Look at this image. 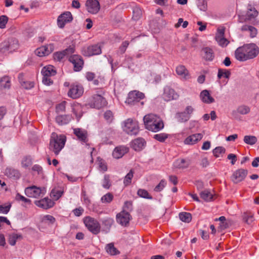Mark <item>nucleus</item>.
<instances>
[{
    "label": "nucleus",
    "mask_w": 259,
    "mask_h": 259,
    "mask_svg": "<svg viewBox=\"0 0 259 259\" xmlns=\"http://www.w3.org/2000/svg\"><path fill=\"white\" fill-rule=\"evenodd\" d=\"M75 51V49L73 46H69L65 50L56 52L54 54V60L57 61H62L65 56H69L73 54Z\"/></svg>",
    "instance_id": "obj_15"
},
{
    "label": "nucleus",
    "mask_w": 259,
    "mask_h": 259,
    "mask_svg": "<svg viewBox=\"0 0 259 259\" xmlns=\"http://www.w3.org/2000/svg\"><path fill=\"white\" fill-rule=\"evenodd\" d=\"M116 221L122 226H127L130 220L132 219V216L129 212L121 211L116 214Z\"/></svg>",
    "instance_id": "obj_10"
},
{
    "label": "nucleus",
    "mask_w": 259,
    "mask_h": 259,
    "mask_svg": "<svg viewBox=\"0 0 259 259\" xmlns=\"http://www.w3.org/2000/svg\"><path fill=\"white\" fill-rule=\"evenodd\" d=\"M203 137V135L201 133L195 134L188 136L184 140V143L187 145H193L199 141L201 140Z\"/></svg>",
    "instance_id": "obj_24"
},
{
    "label": "nucleus",
    "mask_w": 259,
    "mask_h": 259,
    "mask_svg": "<svg viewBox=\"0 0 259 259\" xmlns=\"http://www.w3.org/2000/svg\"><path fill=\"white\" fill-rule=\"evenodd\" d=\"M189 165L188 161L181 158L176 160L174 163V166L177 168H186Z\"/></svg>",
    "instance_id": "obj_32"
},
{
    "label": "nucleus",
    "mask_w": 259,
    "mask_h": 259,
    "mask_svg": "<svg viewBox=\"0 0 259 259\" xmlns=\"http://www.w3.org/2000/svg\"><path fill=\"white\" fill-rule=\"evenodd\" d=\"M250 108L245 105H242L237 108V112L242 115L246 114L250 112Z\"/></svg>",
    "instance_id": "obj_55"
},
{
    "label": "nucleus",
    "mask_w": 259,
    "mask_h": 259,
    "mask_svg": "<svg viewBox=\"0 0 259 259\" xmlns=\"http://www.w3.org/2000/svg\"><path fill=\"white\" fill-rule=\"evenodd\" d=\"M11 80L9 76H4L0 78V90L9 89L11 87Z\"/></svg>",
    "instance_id": "obj_29"
},
{
    "label": "nucleus",
    "mask_w": 259,
    "mask_h": 259,
    "mask_svg": "<svg viewBox=\"0 0 259 259\" xmlns=\"http://www.w3.org/2000/svg\"><path fill=\"white\" fill-rule=\"evenodd\" d=\"M15 199L17 201H21L24 203H29V204L31 203V200L29 199H28V198L25 197L24 196L21 195L19 193H17L16 194Z\"/></svg>",
    "instance_id": "obj_60"
},
{
    "label": "nucleus",
    "mask_w": 259,
    "mask_h": 259,
    "mask_svg": "<svg viewBox=\"0 0 259 259\" xmlns=\"http://www.w3.org/2000/svg\"><path fill=\"white\" fill-rule=\"evenodd\" d=\"M167 138V135L165 133L156 134L154 136L155 139L161 142H164Z\"/></svg>",
    "instance_id": "obj_57"
},
{
    "label": "nucleus",
    "mask_w": 259,
    "mask_h": 259,
    "mask_svg": "<svg viewBox=\"0 0 259 259\" xmlns=\"http://www.w3.org/2000/svg\"><path fill=\"white\" fill-rule=\"evenodd\" d=\"M133 210V203L132 201H126L124 202L122 211L126 212L131 211Z\"/></svg>",
    "instance_id": "obj_59"
},
{
    "label": "nucleus",
    "mask_w": 259,
    "mask_h": 259,
    "mask_svg": "<svg viewBox=\"0 0 259 259\" xmlns=\"http://www.w3.org/2000/svg\"><path fill=\"white\" fill-rule=\"evenodd\" d=\"M83 93V88L82 86L78 84H73L71 86L68 92V95L72 99L79 98Z\"/></svg>",
    "instance_id": "obj_13"
},
{
    "label": "nucleus",
    "mask_w": 259,
    "mask_h": 259,
    "mask_svg": "<svg viewBox=\"0 0 259 259\" xmlns=\"http://www.w3.org/2000/svg\"><path fill=\"white\" fill-rule=\"evenodd\" d=\"M45 193L46 190L44 188L37 187L35 186L27 187L25 189V195L31 198L42 197Z\"/></svg>",
    "instance_id": "obj_8"
},
{
    "label": "nucleus",
    "mask_w": 259,
    "mask_h": 259,
    "mask_svg": "<svg viewBox=\"0 0 259 259\" xmlns=\"http://www.w3.org/2000/svg\"><path fill=\"white\" fill-rule=\"evenodd\" d=\"M243 219L245 222L248 224H251L253 221V215L251 212H245L243 215Z\"/></svg>",
    "instance_id": "obj_52"
},
{
    "label": "nucleus",
    "mask_w": 259,
    "mask_h": 259,
    "mask_svg": "<svg viewBox=\"0 0 259 259\" xmlns=\"http://www.w3.org/2000/svg\"><path fill=\"white\" fill-rule=\"evenodd\" d=\"M162 97L165 101H169L172 100L177 99L179 97V95L176 93L174 89L166 87L164 89Z\"/></svg>",
    "instance_id": "obj_18"
},
{
    "label": "nucleus",
    "mask_w": 259,
    "mask_h": 259,
    "mask_svg": "<svg viewBox=\"0 0 259 259\" xmlns=\"http://www.w3.org/2000/svg\"><path fill=\"white\" fill-rule=\"evenodd\" d=\"M73 133L77 137V139L83 143L88 141V133L85 130L76 128L73 130Z\"/></svg>",
    "instance_id": "obj_21"
},
{
    "label": "nucleus",
    "mask_w": 259,
    "mask_h": 259,
    "mask_svg": "<svg viewBox=\"0 0 259 259\" xmlns=\"http://www.w3.org/2000/svg\"><path fill=\"white\" fill-rule=\"evenodd\" d=\"M72 16L70 12H65L61 14L58 18L57 24L60 28H63L66 23H69L72 20Z\"/></svg>",
    "instance_id": "obj_16"
},
{
    "label": "nucleus",
    "mask_w": 259,
    "mask_h": 259,
    "mask_svg": "<svg viewBox=\"0 0 259 259\" xmlns=\"http://www.w3.org/2000/svg\"><path fill=\"white\" fill-rule=\"evenodd\" d=\"M69 60L74 66V70L75 71L81 70L84 64L82 58L78 55H73L70 56Z\"/></svg>",
    "instance_id": "obj_12"
},
{
    "label": "nucleus",
    "mask_w": 259,
    "mask_h": 259,
    "mask_svg": "<svg viewBox=\"0 0 259 259\" xmlns=\"http://www.w3.org/2000/svg\"><path fill=\"white\" fill-rule=\"evenodd\" d=\"M6 41L9 44V52H12L18 49L19 47L18 41L17 39L14 38H11L8 39Z\"/></svg>",
    "instance_id": "obj_33"
},
{
    "label": "nucleus",
    "mask_w": 259,
    "mask_h": 259,
    "mask_svg": "<svg viewBox=\"0 0 259 259\" xmlns=\"http://www.w3.org/2000/svg\"><path fill=\"white\" fill-rule=\"evenodd\" d=\"M179 218L181 221L185 223H189L191 221L192 215L189 212H182L179 213Z\"/></svg>",
    "instance_id": "obj_38"
},
{
    "label": "nucleus",
    "mask_w": 259,
    "mask_h": 259,
    "mask_svg": "<svg viewBox=\"0 0 259 259\" xmlns=\"http://www.w3.org/2000/svg\"><path fill=\"white\" fill-rule=\"evenodd\" d=\"M248 174L246 169L243 168L238 169L233 173L231 176V180L235 184H237L243 181Z\"/></svg>",
    "instance_id": "obj_11"
},
{
    "label": "nucleus",
    "mask_w": 259,
    "mask_h": 259,
    "mask_svg": "<svg viewBox=\"0 0 259 259\" xmlns=\"http://www.w3.org/2000/svg\"><path fill=\"white\" fill-rule=\"evenodd\" d=\"M63 194V191L58 189H53L51 192V196L55 200H58Z\"/></svg>",
    "instance_id": "obj_51"
},
{
    "label": "nucleus",
    "mask_w": 259,
    "mask_h": 259,
    "mask_svg": "<svg viewBox=\"0 0 259 259\" xmlns=\"http://www.w3.org/2000/svg\"><path fill=\"white\" fill-rule=\"evenodd\" d=\"M195 109L192 106H187L183 112L176 114V118L180 122H185L189 120Z\"/></svg>",
    "instance_id": "obj_9"
},
{
    "label": "nucleus",
    "mask_w": 259,
    "mask_h": 259,
    "mask_svg": "<svg viewBox=\"0 0 259 259\" xmlns=\"http://www.w3.org/2000/svg\"><path fill=\"white\" fill-rule=\"evenodd\" d=\"M85 5L88 11L93 14L97 13L100 8L98 0H87Z\"/></svg>",
    "instance_id": "obj_17"
},
{
    "label": "nucleus",
    "mask_w": 259,
    "mask_h": 259,
    "mask_svg": "<svg viewBox=\"0 0 259 259\" xmlns=\"http://www.w3.org/2000/svg\"><path fill=\"white\" fill-rule=\"evenodd\" d=\"M66 141V137L64 135H58L56 133H53L50 138L49 148L57 155L64 148Z\"/></svg>",
    "instance_id": "obj_3"
},
{
    "label": "nucleus",
    "mask_w": 259,
    "mask_h": 259,
    "mask_svg": "<svg viewBox=\"0 0 259 259\" xmlns=\"http://www.w3.org/2000/svg\"><path fill=\"white\" fill-rule=\"evenodd\" d=\"M202 51L203 58L206 61H212L213 59L214 55L213 50L211 48L205 47L202 49Z\"/></svg>",
    "instance_id": "obj_26"
},
{
    "label": "nucleus",
    "mask_w": 259,
    "mask_h": 259,
    "mask_svg": "<svg viewBox=\"0 0 259 259\" xmlns=\"http://www.w3.org/2000/svg\"><path fill=\"white\" fill-rule=\"evenodd\" d=\"M244 142L248 145H252L257 142V138L253 136H245L243 139Z\"/></svg>",
    "instance_id": "obj_44"
},
{
    "label": "nucleus",
    "mask_w": 259,
    "mask_h": 259,
    "mask_svg": "<svg viewBox=\"0 0 259 259\" xmlns=\"http://www.w3.org/2000/svg\"><path fill=\"white\" fill-rule=\"evenodd\" d=\"M42 222L46 224H53L55 222V219L52 215H46L43 217Z\"/></svg>",
    "instance_id": "obj_53"
},
{
    "label": "nucleus",
    "mask_w": 259,
    "mask_h": 259,
    "mask_svg": "<svg viewBox=\"0 0 259 259\" xmlns=\"http://www.w3.org/2000/svg\"><path fill=\"white\" fill-rule=\"evenodd\" d=\"M66 102L64 101L58 104L56 107V110L57 113L65 111Z\"/></svg>",
    "instance_id": "obj_58"
},
{
    "label": "nucleus",
    "mask_w": 259,
    "mask_h": 259,
    "mask_svg": "<svg viewBox=\"0 0 259 259\" xmlns=\"http://www.w3.org/2000/svg\"><path fill=\"white\" fill-rule=\"evenodd\" d=\"M142 15V10L138 7H136L133 9V18L135 20H138Z\"/></svg>",
    "instance_id": "obj_49"
},
{
    "label": "nucleus",
    "mask_w": 259,
    "mask_h": 259,
    "mask_svg": "<svg viewBox=\"0 0 259 259\" xmlns=\"http://www.w3.org/2000/svg\"><path fill=\"white\" fill-rule=\"evenodd\" d=\"M201 198L205 201H210L212 199V194L208 190H204L200 193Z\"/></svg>",
    "instance_id": "obj_47"
},
{
    "label": "nucleus",
    "mask_w": 259,
    "mask_h": 259,
    "mask_svg": "<svg viewBox=\"0 0 259 259\" xmlns=\"http://www.w3.org/2000/svg\"><path fill=\"white\" fill-rule=\"evenodd\" d=\"M83 222L88 229L94 234H97L100 231V225L97 220L88 216L83 219Z\"/></svg>",
    "instance_id": "obj_6"
},
{
    "label": "nucleus",
    "mask_w": 259,
    "mask_h": 259,
    "mask_svg": "<svg viewBox=\"0 0 259 259\" xmlns=\"http://www.w3.org/2000/svg\"><path fill=\"white\" fill-rule=\"evenodd\" d=\"M134 171L131 169L129 172L125 176L123 180V184L125 186H128L132 183V180L134 176Z\"/></svg>",
    "instance_id": "obj_42"
},
{
    "label": "nucleus",
    "mask_w": 259,
    "mask_h": 259,
    "mask_svg": "<svg viewBox=\"0 0 259 259\" xmlns=\"http://www.w3.org/2000/svg\"><path fill=\"white\" fill-rule=\"evenodd\" d=\"M215 39L219 44L222 47L226 46L229 43L228 40L224 36L218 37L215 38Z\"/></svg>",
    "instance_id": "obj_61"
},
{
    "label": "nucleus",
    "mask_w": 259,
    "mask_h": 259,
    "mask_svg": "<svg viewBox=\"0 0 259 259\" xmlns=\"http://www.w3.org/2000/svg\"><path fill=\"white\" fill-rule=\"evenodd\" d=\"M101 52V48L99 45L90 46L82 50L83 55L88 57L99 55Z\"/></svg>",
    "instance_id": "obj_14"
},
{
    "label": "nucleus",
    "mask_w": 259,
    "mask_h": 259,
    "mask_svg": "<svg viewBox=\"0 0 259 259\" xmlns=\"http://www.w3.org/2000/svg\"><path fill=\"white\" fill-rule=\"evenodd\" d=\"M41 73L45 76H53L56 74V71L53 66L48 65L43 67L41 70Z\"/></svg>",
    "instance_id": "obj_30"
},
{
    "label": "nucleus",
    "mask_w": 259,
    "mask_h": 259,
    "mask_svg": "<svg viewBox=\"0 0 259 259\" xmlns=\"http://www.w3.org/2000/svg\"><path fill=\"white\" fill-rule=\"evenodd\" d=\"M123 131L130 135H136L139 131L138 122L136 120L128 118L124 121Z\"/></svg>",
    "instance_id": "obj_7"
},
{
    "label": "nucleus",
    "mask_w": 259,
    "mask_h": 259,
    "mask_svg": "<svg viewBox=\"0 0 259 259\" xmlns=\"http://www.w3.org/2000/svg\"><path fill=\"white\" fill-rule=\"evenodd\" d=\"M34 204L40 208L47 209L54 206V202L48 198H45L39 200H35Z\"/></svg>",
    "instance_id": "obj_20"
},
{
    "label": "nucleus",
    "mask_w": 259,
    "mask_h": 259,
    "mask_svg": "<svg viewBox=\"0 0 259 259\" xmlns=\"http://www.w3.org/2000/svg\"><path fill=\"white\" fill-rule=\"evenodd\" d=\"M200 98L203 102L207 104H210L214 102V99L210 96L208 90H203L200 94Z\"/></svg>",
    "instance_id": "obj_25"
},
{
    "label": "nucleus",
    "mask_w": 259,
    "mask_h": 259,
    "mask_svg": "<svg viewBox=\"0 0 259 259\" xmlns=\"http://www.w3.org/2000/svg\"><path fill=\"white\" fill-rule=\"evenodd\" d=\"M231 75V72L229 70L225 69H219L218 73V77L221 79L222 77L226 78H229Z\"/></svg>",
    "instance_id": "obj_39"
},
{
    "label": "nucleus",
    "mask_w": 259,
    "mask_h": 259,
    "mask_svg": "<svg viewBox=\"0 0 259 259\" xmlns=\"http://www.w3.org/2000/svg\"><path fill=\"white\" fill-rule=\"evenodd\" d=\"M71 118V116L69 115H58L56 117V121L59 124L64 125L68 123Z\"/></svg>",
    "instance_id": "obj_31"
},
{
    "label": "nucleus",
    "mask_w": 259,
    "mask_h": 259,
    "mask_svg": "<svg viewBox=\"0 0 259 259\" xmlns=\"http://www.w3.org/2000/svg\"><path fill=\"white\" fill-rule=\"evenodd\" d=\"M225 148L222 146L217 147L213 150V154L214 156L218 158L219 157L221 154L225 153Z\"/></svg>",
    "instance_id": "obj_48"
},
{
    "label": "nucleus",
    "mask_w": 259,
    "mask_h": 259,
    "mask_svg": "<svg viewBox=\"0 0 259 259\" xmlns=\"http://www.w3.org/2000/svg\"><path fill=\"white\" fill-rule=\"evenodd\" d=\"M8 20V18L7 16L4 15L0 16V28L3 29L5 28Z\"/></svg>",
    "instance_id": "obj_62"
},
{
    "label": "nucleus",
    "mask_w": 259,
    "mask_h": 259,
    "mask_svg": "<svg viewBox=\"0 0 259 259\" xmlns=\"http://www.w3.org/2000/svg\"><path fill=\"white\" fill-rule=\"evenodd\" d=\"M82 107L78 103L74 104L72 106V111L77 118H80L82 115Z\"/></svg>",
    "instance_id": "obj_37"
},
{
    "label": "nucleus",
    "mask_w": 259,
    "mask_h": 259,
    "mask_svg": "<svg viewBox=\"0 0 259 259\" xmlns=\"http://www.w3.org/2000/svg\"><path fill=\"white\" fill-rule=\"evenodd\" d=\"M145 128L153 132H157L164 127L163 121L160 117L154 114H148L143 118Z\"/></svg>",
    "instance_id": "obj_2"
},
{
    "label": "nucleus",
    "mask_w": 259,
    "mask_h": 259,
    "mask_svg": "<svg viewBox=\"0 0 259 259\" xmlns=\"http://www.w3.org/2000/svg\"><path fill=\"white\" fill-rule=\"evenodd\" d=\"M257 14L258 12L255 9L250 6V8H248V10L246 12V18L249 20L254 18L257 16Z\"/></svg>",
    "instance_id": "obj_40"
},
{
    "label": "nucleus",
    "mask_w": 259,
    "mask_h": 259,
    "mask_svg": "<svg viewBox=\"0 0 259 259\" xmlns=\"http://www.w3.org/2000/svg\"><path fill=\"white\" fill-rule=\"evenodd\" d=\"M241 30L243 31H248L250 33V36L252 38L254 37L257 33V30L254 27L248 25H243L241 28Z\"/></svg>",
    "instance_id": "obj_35"
},
{
    "label": "nucleus",
    "mask_w": 259,
    "mask_h": 259,
    "mask_svg": "<svg viewBox=\"0 0 259 259\" xmlns=\"http://www.w3.org/2000/svg\"><path fill=\"white\" fill-rule=\"evenodd\" d=\"M21 164L22 167L27 168L32 164V159L30 156H25L22 158Z\"/></svg>",
    "instance_id": "obj_43"
},
{
    "label": "nucleus",
    "mask_w": 259,
    "mask_h": 259,
    "mask_svg": "<svg viewBox=\"0 0 259 259\" xmlns=\"http://www.w3.org/2000/svg\"><path fill=\"white\" fill-rule=\"evenodd\" d=\"M137 194L141 197L152 199V197L149 194L148 191L145 189H140L138 190Z\"/></svg>",
    "instance_id": "obj_46"
},
{
    "label": "nucleus",
    "mask_w": 259,
    "mask_h": 259,
    "mask_svg": "<svg viewBox=\"0 0 259 259\" xmlns=\"http://www.w3.org/2000/svg\"><path fill=\"white\" fill-rule=\"evenodd\" d=\"M23 75L22 74H20L18 76L19 81L23 88L27 90H29L34 87V82L31 81H23Z\"/></svg>",
    "instance_id": "obj_34"
},
{
    "label": "nucleus",
    "mask_w": 259,
    "mask_h": 259,
    "mask_svg": "<svg viewBox=\"0 0 259 259\" xmlns=\"http://www.w3.org/2000/svg\"><path fill=\"white\" fill-rule=\"evenodd\" d=\"M146 102L145 94L138 91H133L128 94L127 98L125 101L126 103L135 105H138L139 107H142Z\"/></svg>",
    "instance_id": "obj_4"
},
{
    "label": "nucleus",
    "mask_w": 259,
    "mask_h": 259,
    "mask_svg": "<svg viewBox=\"0 0 259 259\" xmlns=\"http://www.w3.org/2000/svg\"><path fill=\"white\" fill-rule=\"evenodd\" d=\"M88 105L91 108L100 109L105 107L107 105V102L102 96L94 94L90 99Z\"/></svg>",
    "instance_id": "obj_5"
},
{
    "label": "nucleus",
    "mask_w": 259,
    "mask_h": 259,
    "mask_svg": "<svg viewBox=\"0 0 259 259\" xmlns=\"http://www.w3.org/2000/svg\"><path fill=\"white\" fill-rule=\"evenodd\" d=\"M5 174L10 178L18 179L20 176L19 171L12 167H7L5 171Z\"/></svg>",
    "instance_id": "obj_27"
},
{
    "label": "nucleus",
    "mask_w": 259,
    "mask_h": 259,
    "mask_svg": "<svg viewBox=\"0 0 259 259\" xmlns=\"http://www.w3.org/2000/svg\"><path fill=\"white\" fill-rule=\"evenodd\" d=\"M259 54V48L253 43L244 45L235 51V58L239 61H246L255 58Z\"/></svg>",
    "instance_id": "obj_1"
},
{
    "label": "nucleus",
    "mask_w": 259,
    "mask_h": 259,
    "mask_svg": "<svg viewBox=\"0 0 259 259\" xmlns=\"http://www.w3.org/2000/svg\"><path fill=\"white\" fill-rule=\"evenodd\" d=\"M8 45L6 40L0 44V53L4 54L9 52Z\"/></svg>",
    "instance_id": "obj_56"
},
{
    "label": "nucleus",
    "mask_w": 259,
    "mask_h": 259,
    "mask_svg": "<svg viewBox=\"0 0 259 259\" xmlns=\"http://www.w3.org/2000/svg\"><path fill=\"white\" fill-rule=\"evenodd\" d=\"M128 45L129 42L128 41H123L119 48L118 52L120 54H123L125 52Z\"/></svg>",
    "instance_id": "obj_64"
},
{
    "label": "nucleus",
    "mask_w": 259,
    "mask_h": 259,
    "mask_svg": "<svg viewBox=\"0 0 259 259\" xmlns=\"http://www.w3.org/2000/svg\"><path fill=\"white\" fill-rule=\"evenodd\" d=\"M128 151V148L124 146L116 147L112 152V156L116 159L121 158Z\"/></svg>",
    "instance_id": "obj_23"
},
{
    "label": "nucleus",
    "mask_w": 259,
    "mask_h": 259,
    "mask_svg": "<svg viewBox=\"0 0 259 259\" xmlns=\"http://www.w3.org/2000/svg\"><path fill=\"white\" fill-rule=\"evenodd\" d=\"M113 199V195L111 193H108L103 195L101 198V201L102 203H110Z\"/></svg>",
    "instance_id": "obj_50"
},
{
    "label": "nucleus",
    "mask_w": 259,
    "mask_h": 259,
    "mask_svg": "<svg viewBox=\"0 0 259 259\" xmlns=\"http://www.w3.org/2000/svg\"><path fill=\"white\" fill-rule=\"evenodd\" d=\"M22 235L21 234L12 233L8 235V241L12 246H14L17 240L22 239Z\"/></svg>",
    "instance_id": "obj_28"
},
{
    "label": "nucleus",
    "mask_w": 259,
    "mask_h": 259,
    "mask_svg": "<svg viewBox=\"0 0 259 259\" xmlns=\"http://www.w3.org/2000/svg\"><path fill=\"white\" fill-rule=\"evenodd\" d=\"M166 185V182L165 180H161L159 183L154 188V191L157 192L161 191Z\"/></svg>",
    "instance_id": "obj_54"
},
{
    "label": "nucleus",
    "mask_w": 259,
    "mask_h": 259,
    "mask_svg": "<svg viewBox=\"0 0 259 259\" xmlns=\"http://www.w3.org/2000/svg\"><path fill=\"white\" fill-rule=\"evenodd\" d=\"M146 142L143 138H138L131 142L132 148L137 151L142 150L146 146Z\"/></svg>",
    "instance_id": "obj_22"
},
{
    "label": "nucleus",
    "mask_w": 259,
    "mask_h": 259,
    "mask_svg": "<svg viewBox=\"0 0 259 259\" xmlns=\"http://www.w3.org/2000/svg\"><path fill=\"white\" fill-rule=\"evenodd\" d=\"M105 249L106 252L111 255H117L120 253L113 243L107 244L105 246Z\"/></svg>",
    "instance_id": "obj_36"
},
{
    "label": "nucleus",
    "mask_w": 259,
    "mask_h": 259,
    "mask_svg": "<svg viewBox=\"0 0 259 259\" xmlns=\"http://www.w3.org/2000/svg\"><path fill=\"white\" fill-rule=\"evenodd\" d=\"M102 186L106 189L110 188L111 186V182L109 175H105L104 176V179L102 181Z\"/></svg>",
    "instance_id": "obj_41"
},
{
    "label": "nucleus",
    "mask_w": 259,
    "mask_h": 259,
    "mask_svg": "<svg viewBox=\"0 0 259 259\" xmlns=\"http://www.w3.org/2000/svg\"><path fill=\"white\" fill-rule=\"evenodd\" d=\"M104 118L107 122H110L113 118L112 112L110 110L106 111L104 113Z\"/></svg>",
    "instance_id": "obj_63"
},
{
    "label": "nucleus",
    "mask_w": 259,
    "mask_h": 259,
    "mask_svg": "<svg viewBox=\"0 0 259 259\" xmlns=\"http://www.w3.org/2000/svg\"><path fill=\"white\" fill-rule=\"evenodd\" d=\"M177 74L182 80H188L191 78V74L188 70L183 65H178L176 69Z\"/></svg>",
    "instance_id": "obj_19"
},
{
    "label": "nucleus",
    "mask_w": 259,
    "mask_h": 259,
    "mask_svg": "<svg viewBox=\"0 0 259 259\" xmlns=\"http://www.w3.org/2000/svg\"><path fill=\"white\" fill-rule=\"evenodd\" d=\"M47 48L45 46H41L39 48L37 49L35 51V54L39 57H42L49 55L48 51H47Z\"/></svg>",
    "instance_id": "obj_45"
}]
</instances>
